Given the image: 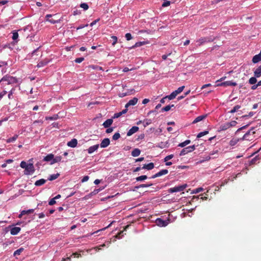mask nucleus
Returning a JSON list of instances; mask_svg holds the SVG:
<instances>
[{
    "label": "nucleus",
    "mask_w": 261,
    "mask_h": 261,
    "mask_svg": "<svg viewBox=\"0 0 261 261\" xmlns=\"http://www.w3.org/2000/svg\"><path fill=\"white\" fill-rule=\"evenodd\" d=\"M7 82V84H16L18 82V79L15 77L10 75H6L4 76L1 80L0 82Z\"/></svg>",
    "instance_id": "nucleus-1"
},
{
    "label": "nucleus",
    "mask_w": 261,
    "mask_h": 261,
    "mask_svg": "<svg viewBox=\"0 0 261 261\" xmlns=\"http://www.w3.org/2000/svg\"><path fill=\"white\" fill-rule=\"evenodd\" d=\"M255 134V132L254 131V128L252 127L249 130L244 134L241 140L251 141L254 139V135Z\"/></svg>",
    "instance_id": "nucleus-2"
},
{
    "label": "nucleus",
    "mask_w": 261,
    "mask_h": 261,
    "mask_svg": "<svg viewBox=\"0 0 261 261\" xmlns=\"http://www.w3.org/2000/svg\"><path fill=\"white\" fill-rule=\"evenodd\" d=\"M187 187V184H184L180 186H176L168 189L169 193H172L174 192H181L184 191Z\"/></svg>",
    "instance_id": "nucleus-3"
},
{
    "label": "nucleus",
    "mask_w": 261,
    "mask_h": 261,
    "mask_svg": "<svg viewBox=\"0 0 261 261\" xmlns=\"http://www.w3.org/2000/svg\"><path fill=\"white\" fill-rule=\"evenodd\" d=\"M214 39L215 38H212V37H202L197 40L196 42L198 43V45L200 46L205 43L212 42Z\"/></svg>",
    "instance_id": "nucleus-4"
},
{
    "label": "nucleus",
    "mask_w": 261,
    "mask_h": 261,
    "mask_svg": "<svg viewBox=\"0 0 261 261\" xmlns=\"http://www.w3.org/2000/svg\"><path fill=\"white\" fill-rule=\"evenodd\" d=\"M195 149V146L192 145L184 148L181 150L179 153L180 156L185 155V154L194 151Z\"/></svg>",
    "instance_id": "nucleus-5"
},
{
    "label": "nucleus",
    "mask_w": 261,
    "mask_h": 261,
    "mask_svg": "<svg viewBox=\"0 0 261 261\" xmlns=\"http://www.w3.org/2000/svg\"><path fill=\"white\" fill-rule=\"evenodd\" d=\"M35 169L33 164H29L26 169H25L24 174L26 175H29L34 172Z\"/></svg>",
    "instance_id": "nucleus-6"
},
{
    "label": "nucleus",
    "mask_w": 261,
    "mask_h": 261,
    "mask_svg": "<svg viewBox=\"0 0 261 261\" xmlns=\"http://www.w3.org/2000/svg\"><path fill=\"white\" fill-rule=\"evenodd\" d=\"M155 224L160 227H165L168 224V222L163 220L161 218H158L155 220Z\"/></svg>",
    "instance_id": "nucleus-7"
},
{
    "label": "nucleus",
    "mask_w": 261,
    "mask_h": 261,
    "mask_svg": "<svg viewBox=\"0 0 261 261\" xmlns=\"http://www.w3.org/2000/svg\"><path fill=\"white\" fill-rule=\"evenodd\" d=\"M237 83L236 82H233L232 81H226L220 84H218L217 86H236L237 85Z\"/></svg>",
    "instance_id": "nucleus-8"
},
{
    "label": "nucleus",
    "mask_w": 261,
    "mask_h": 261,
    "mask_svg": "<svg viewBox=\"0 0 261 261\" xmlns=\"http://www.w3.org/2000/svg\"><path fill=\"white\" fill-rule=\"evenodd\" d=\"M168 173V170L167 169H163L159 171V172L156 173V174H154L152 176L151 178H155L161 176L163 175L167 174Z\"/></svg>",
    "instance_id": "nucleus-9"
},
{
    "label": "nucleus",
    "mask_w": 261,
    "mask_h": 261,
    "mask_svg": "<svg viewBox=\"0 0 261 261\" xmlns=\"http://www.w3.org/2000/svg\"><path fill=\"white\" fill-rule=\"evenodd\" d=\"M138 100V99L136 97H134L133 99L129 100L125 106V109H127V108L130 106L135 105L137 103Z\"/></svg>",
    "instance_id": "nucleus-10"
},
{
    "label": "nucleus",
    "mask_w": 261,
    "mask_h": 261,
    "mask_svg": "<svg viewBox=\"0 0 261 261\" xmlns=\"http://www.w3.org/2000/svg\"><path fill=\"white\" fill-rule=\"evenodd\" d=\"M110 139L109 138H105L101 141L100 145L101 148H106L110 145Z\"/></svg>",
    "instance_id": "nucleus-11"
},
{
    "label": "nucleus",
    "mask_w": 261,
    "mask_h": 261,
    "mask_svg": "<svg viewBox=\"0 0 261 261\" xmlns=\"http://www.w3.org/2000/svg\"><path fill=\"white\" fill-rule=\"evenodd\" d=\"M139 130V127L138 126H133L127 132V136H130Z\"/></svg>",
    "instance_id": "nucleus-12"
},
{
    "label": "nucleus",
    "mask_w": 261,
    "mask_h": 261,
    "mask_svg": "<svg viewBox=\"0 0 261 261\" xmlns=\"http://www.w3.org/2000/svg\"><path fill=\"white\" fill-rule=\"evenodd\" d=\"M99 146V144H96L93 146H90L88 149V152L89 154H91L95 151L97 150Z\"/></svg>",
    "instance_id": "nucleus-13"
},
{
    "label": "nucleus",
    "mask_w": 261,
    "mask_h": 261,
    "mask_svg": "<svg viewBox=\"0 0 261 261\" xmlns=\"http://www.w3.org/2000/svg\"><path fill=\"white\" fill-rule=\"evenodd\" d=\"M51 17H52V15L47 14L45 16V18H46V21H48L53 24H55V23L59 22L60 21L59 20H55L53 18L50 19V18H51Z\"/></svg>",
    "instance_id": "nucleus-14"
},
{
    "label": "nucleus",
    "mask_w": 261,
    "mask_h": 261,
    "mask_svg": "<svg viewBox=\"0 0 261 261\" xmlns=\"http://www.w3.org/2000/svg\"><path fill=\"white\" fill-rule=\"evenodd\" d=\"M77 144V141L76 139H73L67 143V145L70 147H75Z\"/></svg>",
    "instance_id": "nucleus-15"
},
{
    "label": "nucleus",
    "mask_w": 261,
    "mask_h": 261,
    "mask_svg": "<svg viewBox=\"0 0 261 261\" xmlns=\"http://www.w3.org/2000/svg\"><path fill=\"white\" fill-rule=\"evenodd\" d=\"M21 230V228L19 227H14L11 228L10 233L12 235H16L18 234Z\"/></svg>",
    "instance_id": "nucleus-16"
},
{
    "label": "nucleus",
    "mask_w": 261,
    "mask_h": 261,
    "mask_svg": "<svg viewBox=\"0 0 261 261\" xmlns=\"http://www.w3.org/2000/svg\"><path fill=\"white\" fill-rule=\"evenodd\" d=\"M113 122V120L112 119H108L103 122L102 125L104 126V127L108 128L111 125Z\"/></svg>",
    "instance_id": "nucleus-17"
},
{
    "label": "nucleus",
    "mask_w": 261,
    "mask_h": 261,
    "mask_svg": "<svg viewBox=\"0 0 261 261\" xmlns=\"http://www.w3.org/2000/svg\"><path fill=\"white\" fill-rule=\"evenodd\" d=\"M154 167L153 163H150L147 164H144L142 167V169H147L148 170L152 169Z\"/></svg>",
    "instance_id": "nucleus-18"
},
{
    "label": "nucleus",
    "mask_w": 261,
    "mask_h": 261,
    "mask_svg": "<svg viewBox=\"0 0 261 261\" xmlns=\"http://www.w3.org/2000/svg\"><path fill=\"white\" fill-rule=\"evenodd\" d=\"M169 146V143L168 142H161L159 143L157 145L156 147L160 148H167Z\"/></svg>",
    "instance_id": "nucleus-19"
},
{
    "label": "nucleus",
    "mask_w": 261,
    "mask_h": 261,
    "mask_svg": "<svg viewBox=\"0 0 261 261\" xmlns=\"http://www.w3.org/2000/svg\"><path fill=\"white\" fill-rule=\"evenodd\" d=\"M127 111V109H125L123 110L121 112H120L119 113H115L114 115L113 118H117L121 116L122 115L126 113Z\"/></svg>",
    "instance_id": "nucleus-20"
},
{
    "label": "nucleus",
    "mask_w": 261,
    "mask_h": 261,
    "mask_svg": "<svg viewBox=\"0 0 261 261\" xmlns=\"http://www.w3.org/2000/svg\"><path fill=\"white\" fill-rule=\"evenodd\" d=\"M141 151L138 148H135L132 151V155L134 157H136L140 154Z\"/></svg>",
    "instance_id": "nucleus-21"
},
{
    "label": "nucleus",
    "mask_w": 261,
    "mask_h": 261,
    "mask_svg": "<svg viewBox=\"0 0 261 261\" xmlns=\"http://www.w3.org/2000/svg\"><path fill=\"white\" fill-rule=\"evenodd\" d=\"M46 180L44 179H40L39 180H37L35 182V185L36 186H41L43 185H44L45 182H46Z\"/></svg>",
    "instance_id": "nucleus-22"
},
{
    "label": "nucleus",
    "mask_w": 261,
    "mask_h": 261,
    "mask_svg": "<svg viewBox=\"0 0 261 261\" xmlns=\"http://www.w3.org/2000/svg\"><path fill=\"white\" fill-rule=\"evenodd\" d=\"M206 117L205 115H200L198 116L197 118H196L193 121V123L195 124L196 123L203 119H204Z\"/></svg>",
    "instance_id": "nucleus-23"
},
{
    "label": "nucleus",
    "mask_w": 261,
    "mask_h": 261,
    "mask_svg": "<svg viewBox=\"0 0 261 261\" xmlns=\"http://www.w3.org/2000/svg\"><path fill=\"white\" fill-rule=\"evenodd\" d=\"M62 156H57L55 158L54 157L52 162H51L50 164H54L56 163H58L61 161L62 160Z\"/></svg>",
    "instance_id": "nucleus-24"
},
{
    "label": "nucleus",
    "mask_w": 261,
    "mask_h": 261,
    "mask_svg": "<svg viewBox=\"0 0 261 261\" xmlns=\"http://www.w3.org/2000/svg\"><path fill=\"white\" fill-rule=\"evenodd\" d=\"M147 43L145 41H140V42H136L134 45H133L132 47H130V48H134L135 47H140L142 45H145Z\"/></svg>",
    "instance_id": "nucleus-25"
},
{
    "label": "nucleus",
    "mask_w": 261,
    "mask_h": 261,
    "mask_svg": "<svg viewBox=\"0 0 261 261\" xmlns=\"http://www.w3.org/2000/svg\"><path fill=\"white\" fill-rule=\"evenodd\" d=\"M254 75L256 77H259L261 76V67H258L254 72Z\"/></svg>",
    "instance_id": "nucleus-26"
},
{
    "label": "nucleus",
    "mask_w": 261,
    "mask_h": 261,
    "mask_svg": "<svg viewBox=\"0 0 261 261\" xmlns=\"http://www.w3.org/2000/svg\"><path fill=\"white\" fill-rule=\"evenodd\" d=\"M261 60V57L258 55H255L252 58V62L253 63H257Z\"/></svg>",
    "instance_id": "nucleus-27"
},
{
    "label": "nucleus",
    "mask_w": 261,
    "mask_h": 261,
    "mask_svg": "<svg viewBox=\"0 0 261 261\" xmlns=\"http://www.w3.org/2000/svg\"><path fill=\"white\" fill-rule=\"evenodd\" d=\"M230 127V125L228 122H226L220 126V129L222 130H225Z\"/></svg>",
    "instance_id": "nucleus-28"
},
{
    "label": "nucleus",
    "mask_w": 261,
    "mask_h": 261,
    "mask_svg": "<svg viewBox=\"0 0 261 261\" xmlns=\"http://www.w3.org/2000/svg\"><path fill=\"white\" fill-rule=\"evenodd\" d=\"M54 158V155L53 154H49L44 158V161L46 162L51 161Z\"/></svg>",
    "instance_id": "nucleus-29"
},
{
    "label": "nucleus",
    "mask_w": 261,
    "mask_h": 261,
    "mask_svg": "<svg viewBox=\"0 0 261 261\" xmlns=\"http://www.w3.org/2000/svg\"><path fill=\"white\" fill-rule=\"evenodd\" d=\"M190 142H191V141L190 140H187L185 141L179 143L178 146L179 147H184L186 146V145L189 144L190 143Z\"/></svg>",
    "instance_id": "nucleus-30"
},
{
    "label": "nucleus",
    "mask_w": 261,
    "mask_h": 261,
    "mask_svg": "<svg viewBox=\"0 0 261 261\" xmlns=\"http://www.w3.org/2000/svg\"><path fill=\"white\" fill-rule=\"evenodd\" d=\"M172 107H174V105H171L166 106V107H165L162 109V112H164V111L167 112V111L170 110Z\"/></svg>",
    "instance_id": "nucleus-31"
},
{
    "label": "nucleus",
    "mask_w": 261,
    "mask_h": 261,
    "mask_svg": "<svg viewBox=\"0 0 261 261\" xmlns=\"http://www.w3.org/2000/svg\"><path fill=\"white\" fill-rule=\"evenodd\" d=\"M15 91V89L14 88H13L11 89V90L9 92V93H8V98L9 99H13V94L14 93V92Z\"/></svg>",
    "instance_id": "nucleus-32"
},
{
    "label": "nucleus",
    "mask_w": 261,
    "mask_h": 261,
    "mask_svg": "<svg viewBox=\"0 0 261 261\" xmlns=\"http://www.w3.org/2000/svg\"><path fill=\"white\" fill-rule=\"evenodd\" d=\"M177 96L175 91L172 92L169 95L166 96V98H168L169 100L173 99Z\"/></svg>",
    "instance_id": "nucleus-33"
},
{
    "label": "nucleus",
    "mask_w": 261,
    "mask_h": 261,
    "mask_svg": "<svg viewBox=\"0 0 261 261\" xmlns=\"http://www.w3.org/2000/svg\"><path fill=\"white\" fill-rule=\"evenodd\" d=\"M59 175H60L59 173L52 174V175H50V176L48 179L50 181L55 180V179H57L59 176Z\"/></svg>",
    "instance_id": "nucleus-34"
},
{
    "label": "nucleus",
    "mask_w": 261,
    "mask_h": 261,
    "mask_svg": "<svg viewBox=\"0 0 261 261\" xmlns=\"http://www.w3.org/2000/svg\"><path fill=\"white\" fill-rule=\"evenodd\" d=\"M248 82L250 85L255 84L257 82L256 77H255V76L254 77H251L249 80Z\"/></svg>",
    "instance_id": "nucleus-35"
},
{
    "label": "nucleus",
    "mask_w": 261,
    "mask_h": 261,
    "mask_svg": "<svg viewBox=\"0 0 261 261\" xmlns=\"http://www.w3.org/2000/svg\"><path fill=\"white\" fill-rule=\"evenodd\" d=\"M18 137V135H15L13 137H12L11 138H10L8 139H7V143H10V142H14V141H15L17 139Z\"/></svg>",
    "instance_id": "nucleus-36"
},
{
    "label": "nucleus",
    "mask_w": 261,
    "mask_h": 261,
    "mask_svg": "<svg viewBox=\"0 0 261 261\" xmlns=\"http://www.w3.org/2000/svg\"><path fill=\"white\" fill-rule=\"evenodd\" d=\"M48 63V61H40L39 62L38 64H37V66L38 67H43L46 65L47 64V63Z\"/></svg>",
    "instance_id": "nucleus-37"
},
{
    "label": "nucleus",
    "mask_w": 261,
    "mask_h": 261,
    "mask_svg": "<svg viewBox=\"0 0 261 261\" xmlns=\"http://www.w3.org/2000/svg\"><path fill=\"white\" fill-rule=\"evenodd\" d=\"M59 118L58 114H55L53 115V116L50 117H46L45 119L46 120H56Z\"/></svg>",
    "instance_id": "nucleus-38"
},
{
    "label": "nucleus",
    "mask_w": 261,
    "mask_h": 261,
    "mask_svg": "<svg viewBox=\"0 0 261 261\" xmlns=\"http://www.w3.org/2000/svg\"><path fill=\"white\" fill-rule=\"evenodd\" d=\"M259 158L258 156H256L252 159L250 162V165H253L256 164L257 162L259 160Z\"/></svg>",
    "instance_id": "nucleus-39"
},
{
    "label": "nucleus",
    "mask_w": 261,
    "mask_h": 261,
    "mask_svg": "<svg viewBox=\"0 0 261 261\" xmlns=\"http://www.w3.org/2000/svg\"><path fill=\"white\" fill-rule=\"evenodd\" d=\"M208 134V131H207V130H205L204 132H200L197 135V138H200Z\"/></svg>",
    "instance_id": "nucleus-40"
},
{
    "label": "nucleus",
    "mask_w": 261,
    "mask_h": 261,
    "mask_svg": "<svg viewBox=\"0 0 261 261\" xmlns=\"http://www.w3.org/2000/svg\"><path fill=\"white\" fill-rule=\"evenodd\" d=\"M23 248H20L19 249L16 250L14 252V256L19 255L20 254V253L23 251Z\"/></svg>",
    "instance_id": "nucleus-41"
},
{
    "label": "nucleus",
    "mask_w": 261,
    "mask_h": 261,
    "mask_svg": "<svg viewBox=\"0 0 261 261\" xmlns=\"http://www.w3.org/2000/svg\"><path fill=\"white\" fill-rule=\"evenodd\" d=\"M147 178V176L146 175H141L140 176L137 177L136 179L137 181H142Z\"/></svg>",
    "instance_id": "nucleus-42"
},
{
    "label": "nucleus",
    "mask_w": 261,
    "mask_h": 261,
    "mask_svg": "<svg viewBox=\"0 0 261 261\" xmlns=\"http://www.w3.org/2000/svg\"><path fill=\"white\" fill-rule=\"evenodd\" d=\"M185 86H182L181 87H179L177 90H175V93L176 94V95L180 93L184 89Z\"/></svg>",
    "instance_id": "nucleus-43"
},
{
    "label": "nucleus",
    "mask_w": 261,
    "mask_h": 261,
    "mask_svg": "<svg viewBox=\"0 0 261 261\" xmlns=\"http://www.w3.org/2000/svg\"><path fill=\"white\" fill-rule=\"evenodd\" d=\"M241 108V106L239 105H236L235 106L233 109L230 111V113H234V112H237L240 108Z\"/></svg>",
    "instance_id": "nucleus-44"
},
{
    "label": "nucleus",
    "mask_w": 261,
    "mask_h": 261,
    "mask_svg": "<svg viewBox=\"0 0 261 261\" xmlns=\"http://www.w3.org/2000/svg\"><path fill=\"white\" fill-rule=\"evenodd\" d=\"M80 7L83 8L84 10H87L89 8V6L87 3H82L80 5Z\"/></svg>",
    "instance_id": "nucleus-45"
},
{
    "label": "nucleus",
    "mask_w": 261,
    "mask_h": 261,
    "mask_svg": "<svg viewBox=\"0 0 261 261\" xmlns=\"http://www.w3.org/2000/svg\"><path fill=\"white\" fill-rule=\"evenodd\" d=\"M35 211V209H29L27 211L23 210L22 213H23L24 215L25 214H30L31 213H33Z\"/></svg>",
    "instance_id": "nucleus-46"
},
{
    "label": "nucleus",
    "mask_w": 261,
    "mask_h": 261,
    "mask_svg": "<svg viewBox=\"0 0 261 261\" xmlns=\"http://www.w3.org/2000/svg\"><path fill=\"white\" fill-rule=\"evenodd\" d=\"M152 185V184H141L140 186L136 187V188H137V189L140 188H147V187H150Z\"/></svg>",
    "instance_id": "nucleus-47"
},
{
    "label": "nucleus",
    "mask_w": 261,
    "mask_h": 261,
    "mask_svg": "<svg viewBox=\"0 0 261 261\" xmlns=\"http://www.w3.org/2000/svg\"><path fill=\"white\" fill-rule=\"evenodd\" d=\"M18 38V34L17 32L14 31L13 32L12 39L13 40H16Z\"/></svg>",
    "instance_id": "nucleus-48"
},
{
    "label": "nucleus",
    "mask_w": 261,
    "mask_h": 261,
    "mask_svg": "<svg viewBox=\"0 0 261 261\" xmlns=\"http://www.w3.org/2000/svg\"><path fill=\"white\" fill-rule=\"evenodd\" d=\"M120 137V135L119 133H116L113 136V139L117 140Z\"/></svg>",
    "instance_id": "nucleus-49"
},
{
    "label": "nucleus",
    "mask_w": 261,
    "mask_h": 261,
    "mask_svg": "<svg viewBox=\"0 0 261 261\" xmlns=\"http://www.w3.org/2000/svg\"><path fill=\"white\" fill-rule=\"evenodd\" d=\"M111 38L113 39L112 45L114 46L117 42V37L115 36H112Z\"/></svg>",
    "instance_id": "nucleus-50"
},
{
    "label": "nucleus",
    "mask_w": 261,
    "mask_h": 261,
    "mask_svg": "<svg viewBox=\"0 0 261 261\" xmlns=\"http://www.w3.org/2000/svg\"><path fill=\"white\" fill-rule=\"evenodd\" d=\"M28 165V164H27V163L25 162V161H22L21 163H20V167L22 168H23V169H26L27 166Z\"/></svg>",
    "instance_id": "nucleus-51"
},
{
    "label": "nucleus",
    "mask_w": 261,
    "mask_h": 261,
    "mask_svg": "<svg viewBox=\"0 0 261 261\" xmlns=\"http://www.w3.org/2000/svg\"><path fill=\"white\" fill-rule=\"evenodd\" d=\"M173 156H174L173 154H170V155L166 156L164 159V162H167V161H169V160L172 159L173 158Z\"/></svg>",
    "instance_id": "nucleus-52"
},
{
    "label": "nucleus",
    "mask_w": 261,
    "mask_h": 261,
    "mask_svg": "<svg viewBox=\"0 0 261 261\" xmlns=\"http://www.w3.org/2000/svg\"><path fill=\"white\" fill-rule=\"evenodd\" d=\"M238 142V140L237 139H232L230 141V146H234Z\"/></svg>",
    "instance_id": "nucleus-53"
},
{
    "label": "nucleus",
    "mask_w": 261,
    "mask_h": 261,
    "mask_svg": "<svg viewBox=\"0 0 261 261\" xmlns=\"http://www.w3.org/2000/svg\"><path fill=\"white\" fill-rule=\"evenodd\" d=\"M203 190V189L202 188H197L193 191L192 192V193H199Z\"/></svg>",
    "instance_id": "nucleus-54"
},
{
    "label": "nucleus",
    "mask_w": 261,
    "mask_h": 261,
    "mask_svg": "<svg viewBox=\"0 0 261 261\" xmlns=\"http://www.w3.org/2000/svg\"><path fill=\"white\" fill-rule=\"evenodd\" d=\"M139 32L141 33H146L149 34H152L153 32V31H152L151 30H140L139 31Z\"/></svg>",
    "instance_id": "nucleus-55"
},
{
    "label": "nucleus",
    "mask_w": 261,
    "mask_h": 261,
    "mask_svg": "<svg viewBox=\"0 0 261 261\" xmlns=\"http://www.w3.org/2000/svg\"><path fill=\"white\" fill-rule=\"evenodd\" d=\"M125 37L127 40H130L132 39V36L130 33H127L125 34Z\"/></svg>",
    "instance_id": "nucleus-56"
},
{
    "label": "nucleus",
    "mask_w": 261,
    "mask_h": 261,
    "mask_svg": "<svg viewBox=\"0 0 261 261\" xmlns=\"http://www.w3.org/2000/svg\"><path fill=\"white\" fill-rule=\"evenodd\" d=\"M84 60V58L83 57H81V58H76L75 60V62L77 63H81L82 62H83V61Z\"/></svg>",
    "instance_id": "nucleus-57"
},
{
    "label": "nucleus",
    "mask_w": 261,
    "mask_h": 261,
    "mask_svg": "<svg viewBox=\"0 0 261 261\" xmlns=\"http://www.w3.org/2000/svg\"><path fill=\"white\" fill-rule=\"evenodd\" d=\"M73 256L74 257L76 258H79L82 256L81 254L80 253H79L77 252H74L72 254L71 256Z\"/></svg>",
    "instance_id": "nucleus-58"
},
{
    "label": "nucleus",
    "mask_w": 261,
    "mask_h": 261,
    "mask_svg": "<svg viewBox=\"0 0 261 261\" xmlns=\"http://www.w3.org/2000/svg\"><path fill=\"white\" fill-rule=\"evenodd\" d=\"M56 203L55 198H53L50 200L48 202L49 205H53Z\"/></svg>",
    "instance_id": "nucleus-59"
},
{
    "label": "nucleus",
    "mask_w": 261,
    "mask_h": 261,
    "mask_svg": "<svg viewBox=\"0 0 261 261\" xmlns=\"http://www.w3.org/2000/svg\"><path fill=\"white\" fill-rule=\"evenodd\" d=\"M199 196H193L192 199L191 200V202H194L196 201H198L199 200Z\"/></svg>",
    "instance_id": "nucleus-60"
},
{
    "label": "nucleus",
    "mask_w": 261,
    "mask_h": 261,
    "mask_svg": "<svg viewBox=\"0 0 261 261\" xmlns=\"http://www.w3.org/2000/svg\"><path fill=\"white\" fill-rule=\"evenodd\" d=\"M170 5V1H167L165 2L162 4V7H166L167 6H169Z\"/></svg>",
    "instance_id": "nucleus-61"
},
{
    "label": "nucleus",
    "mask_w": 261,
    "mask_h": 261,
    "mask_svg": "<svg viewBox=\"0 0 261 261\" xmlns=\"http://www.w3.org/2000/svg\"><path fill=\"white\" fill-rule=\"evenodd\" d=\"M130 226V225H127L126 226H125L124 228H123V230L121 231H120L119 232V233L118 234V236H120V234H122L123 231H126L127 229L128 228V227Z\"/></svg>",
    "instance_id": "nucleus-62"
},
{
    "label": "nucleus",
    "mask_w": 261,
    "mask_h": 261,
    "mask_svg": "<svg viewBox=\"0 0 261 261\" xmlns=\"http://www.w3.org/2000/svg\"><path fill=\"white\" fill-rule=\"evenodd\" d=\"M228 123H229V124L230 125V127L234 126L237 123V121H236L234 120L231 121H230V122H228Z\"/></svg>",
    "instance_id": "nucleus-63"
},
{
    "label": "nucleus",
    "mask_w": 261,
    "mask_h": 261,
    "mask_svg": "<svg viewBox=\"0 0 261 261\" xmlns=\"http://www.w3.org/2000/svg\"><path fill=\"white\" fill-rule=\"evenodd\" d=\"M8 65L7 62L0 61V67L3 66H7Z\"/></svg>",
    "instance_id": "nucleus-64"
}]
</instances>
